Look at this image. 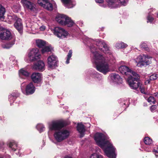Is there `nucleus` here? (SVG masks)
Returning a JSON list of instances; mask_svg holds the SVG:
<instances>
[{
  "mask_svg": "<svg viewBox=\"0 0 158 158\" xmlns=\"http://www.w3.org/2000/svg\"><path fill=\"white\" fill-rule=\"evenodd\" d=\"M94 139L97 144L104 149L106 155L109 158H115V148L107 137L103 134L97 133L94 135Z\"/></svg>",
  "mask_w": 158,
  "mask_h": 158,
  "instance_id": "1",
  "label": "nucleus"
},
{
  "mask_svg": "<svg viewBox=\"0 0 158 158\" xmlns=\"http://www.w3.org/2000/svg\"><path fill=\"white\" fill-rule=\"evenodd\" d=\"M64 126V123L59 120L53 121L49 124V129L51 130L56 131L54 136L56 140L60 142L66 139L69 136L70 131L65 129L60 130Z\"/></svg>",
  "mask_w": 158,
  "mask_h": 158,
  "instance_id": "2",
  "label": "nucleus"
},
{
  "mask_svg": "<svg viewBox=\"0 0 158 158\" xmlns=\"http://www.w3.org/2000/svg\"><path fill=\"white\" fill-rule=\"evenodd\" d=\"M119 70L123 74L129 76L127 81L131 89H136L138 88L140 84L138 82L139 76L136 73L125 65L120 66L119 68Z\"/></svg>",
  "mask_w": 158,
  "mask_h": 158,
  "instance_id": "3",
  "label": "nucleus"
},
{
  "mask_svg": "<svg viewBox=\"0 0 158 158\" xmlns=\"http://www.w3.org/2000/svg\"><path fill=\"white\" fill-rule=\"evenodd\" d=\"M91 52L94 56V61L97 70L100 72L106 74L110 71L109 66L104 58L100 55L93 46L90 48Z\"/></svg>",
  "mask_w": 158,
  "mask_h": 158,
  "instance_id": "4",
  "label": "nucleus"
},
{
  "mask_svg": "<svg viewBox=\"0 0 158 158\" xmlns=\"http://www.w3.org/2000/svg\"><path fill=\"white\" fill-rule=\"evenodd\" d=\"M56 20L60 24L66 25L69 27H72L74 24V22L70 18L63 14L57 15L56 18Z\"/></svg>",
  "mask_w": 158,
  "mask_h": 158,
  "instance_id": "5",
  "label": "nucleus"
},
{
  "mask_svg": "<svg viewBox=\"0 0 158 158\" xmlns=\"http://www.w3.org/2000/svg\"><path fill=\"white\" fill-rule=\"evenodd\" d=\"M152 57L148 55H140L137 58L136 61L138 62L137 66L142 67L144 65H148L151 63Z\"/></svg>",
  "mask_w": 158,
  "mask_h": 158,
  "instance_id": "6",
  "label": "nucleus"
},
{
  "mask_svg": "<svg viewBox=\"0 0 158 158\" xmlns=\"http://www.w3.org/2000/svg\"><path fill=\"white\" fill-rule=\"evenodd\" d=\"M53 33L57 37L61 39L66 37L69 35L67 31L64 28L59 27L54 28L53 29Z\"/></svg>",
  "mask_w": 158,
  "mask_h": 158,
  "instance_id": "7",
  "label": "nucleus"
},
{
  "mask_svg": "<svg viewBox=\"0 0 158 158\" xmlns=\"http://www.w3.org/2000/svg\"><path fill=\"white\" fill-rule=\"evenodd\" d=\"M58 62L57 57L52 55L49 56L48 58V67L51 69H53L57 66Z\"/></svg>",
  "mask_w": 158,
  "mask_h": 158,
  "instance_id": "8",
  "label": "nucleus"
},
{
  "mask_svg": "<svg viewBox=\"0 0 158 158\" xmlns=\"http://www.w3.org/2000/svg\"><path fill=\"white\" fill-rule=\"evenodd\" d=\"M96 45L100 49L102 50V51L106 54H110L111 53L110 50L109 49V47L107 44L103 40H98L96 42Z\"/></svg>",
  "mask_w": 158,
  "mask_h": 158,
  "instance_id": "9",
  "label": "nucleus"
},
{
  "mask_svg": "<svg viewBox=\"0 0 158 158\" xmlns=\"http://www.w3.org/2000/svg\"><path fill=\"white\" fill-rule=\"evenodd\" d=\"M28 55L30 60L32 61L39 59L40 56L39 50L37 48L33 49L29 53Z\"/></svg>",
  "mask_w": 158,
  "mask_h": 158,
  "instance_id": "10",
  "label": "nucleus"
},
{
  "mask_svg": "<svg viewBox=\"0 0 158 158\" xmlns=\"http://www.w3.org/2000/svg\"><path fill=\"white\" fill-rule=\"evenodd\" d=\"M38 3L39 5L48 10H52L53 9L52 4L48 1V0H38Z\"/></svg>",
  "mask_w": 158,
  "mask_h": 158,
  "instance_id": "11",
  "label": "nucleus"
},
{
  "mask_svg": "<svg viewBox=\"0 0 158 158\" xmlns=\"http://www.w3.org/2000/svg\"><path fill=\"white\" fill-rule=\"evenodd\" d=\"M13 19L16 21L14 23V26L15 28L19 31L22 29L23 26L22 22V20L15 15L13 16Z\"/></svg>",
  "mask_w": 158,
  "mask_h": 158,
  "instance_id": "12",
  "label": "nucleus"
},
{
  "mask_svg": "<svg viewBox=\"0 0 158 158\" xmlns=\"http://www.w3.org/2000/svg\"><path fill=\"white\" fill-rule=\"evenodd\" d=\"M21 2L24 7L29 9L31 11H34L35 9V5L29 1L22 0Z\"/></svg>",
  "mask_w": 158,
  "mask_h": 158,
  "instance_id": "13",
  "label": "nucleus"
},
{
  "mask_svg": "<svg viewBox=\"0 0 158 158\" xmlns=\"http://www.w3.org/2000/svg\"><path fill=\"white\" fill-rule=\"evenodd\" d=\"M11 37V33L9 30H6L0 33V38L2 40L10 39Z\"/></svg>",
  "mask_w": 158,
  "mask_h": 158,
  "instance_id": "14",
  "label": "nucleus"
},
{
  "mask_svg": "<svg viewBox=\"0 0 158 158\" xmlns=\"http://www.w3.org/2000/svg\"><path fill=\"white\" fill-rule=\"evenodd\" d=\"M33 69L42 71L45 69V64L42 61H40L35 64L33 66Z\"/></svg>",
  "mask_w": 158,
  "mask_h": 158,
  "instance_id": "15",
  "label": "nucleus"
},
{
  "mask_svg": "<svg viewBox=\"0 0 158 158\" xmlns=\"http://www.w3.org/2000/svg\"><path fill=\"white\" fill-rule=\"evenodd\" d=\"M31 79L34 83L40 82L42 80V75L38 73H34L31 76Z\"/></svg>",
  "mask_w": 158,
  "mask_h": 158,
  "instance_id": "16",
  "label": "nucleus"
},
{
  "mask_svg": "<svg viewBox=\"0 0 158 158\" xmlns=\"http://www.w3.org/2000/svg\"><path fill=\"white\" fill-rule=\"evenodd\" d=\"M111 80L114 82L117 83L121 84L122 83L123 80L121 77L117 74L113 73L110 76Z\"/></svg>",
  "mask_w": 158,
  "mask_h": 158,
  "instance_id": "17",
  "label": "nucleus"
},
{
  "mask_svg": "<svg viewBox=\"0 0 158 158\" xmlns=\"http://www.w3.org/2000/svg\"><path fill=\"white\" fill-rule=\"evenodd\" d=\"M35 88L32 82L27 85L26 88V93L27 95L31 94L35 92Z\"/></svg>",
  "mask_w": 158,
  "mask_h": 158,
  "instance_id": "18",
  "label": "nucleus"
},
{
  "mask_svg": "<svg viewBox=\"0 0 158 158\" xmlns=\"http://www.w3.org/2000/svg\"><path fill=\"white\" fill-rule=\"evenodd\" d=\"M65 6L68 8L73 7L75 5L74 0H61Z\"/></svg>",
  "mask_w": 158,
  "mask_h": 158,
  "instance_id": "19",
  "label": "nucleus"
},
{
  "mask_svg": "<svg viewBox=\"0 0 158 158\" xmlns=\"http://www.w3.org/2000/svg\"><path fill=\"white\" fill-rule=\"evenodd\" d=\"M77 130L80 133V137H83L84 135V133L85 131L84 126L82 124H78L77 126Z\"/></svg>",
  "mask_w": 158,
  "mask_h": 158,
  "instance_id": "20",
  "label": "nucleus"
},
{
  "mask_svg": "<svg viewBox=\"0 0 158 158\" xmlns=\"http://www.w3.org/2000/svg\"><path fill=\"white\" fill-rule=\"evenodd\" d=\"M128 2V0H116V2L114 3V6L115 7H117L120 6V5L126 6Z\"/></svg>",
  "mask_w": 158,
  "mask_h": 158,
  "instance_id": "21",
  "label": "nucleus"
},
{
  "mask_svg": "<svg viewBox=\"0 0 158 158\" xmlns=\"http://www.w3.org/2000/svg\"><path fill=\"white\" fill-rule=\"evenodd\" d=\"M19 76L21 77L22 76L27 77L29 76V73L24 69H22L19 70Z\"/></svg>",
  "mask_w": 158,
  "mask_h": 158,
  "instance_id": "22",
  "label": "nucleus"
},
{
  "mask_svg": "<svg viewBox=\"0 0 158 158\" xmlns=\"http://www.w3.org/2000/svg\"><path fill=\"white\" fill-rule=\"evenodd\" d=\"M144 97L148 102L151 104L152 103L153 104H155L156 103V99L153 96H149L148 97L147 96H144Z\"/></svg>",
  "mask_w": 158,
  "mask_h": 158,
  "instance_id": "23",
  "label": "nucleus"
},
{
  "mask_svg": "<svg viewBox=\"0 0 158 158\" xmlns=\"http://www.w3.org/2000/svg\"><path fill=\"white\" fill-rule=\"evenodd\" d=\"M9 147L13 151H15L16 150H19L18 148L17 144L14 142H10L9 144Z\"/></svg>",
  "mask_w": 158,
  "mask_h": 158,
  "instance_id": "24",
  "label": "nucleus"
},
{
  "mask_svg": "<svg viewBox=\"0 0 158 158\" xmlns=\"http://www.w3.org/2000/svg\"><path fill=\"white\" fill-rule=\"evenodd\" d=\"M37 46L40 48H44L46 45V42L41 40H36Z\"/></svg>",
  "mask_w": 158,
  "mask_h": 158,
  "instance_id": "25",
  "label": "nucleus"
},
{
  "mask_svg": "<svg viewBox=\"0 0 158 158\" xmlns=\"http://www.w3.org/2000/svg\"><path fill=\"white\" fill-rule=\"evenodd\" d=\"M52 49V48L51 46H46L45 45L42 48L41 52L42 53H44L46 52H51Z\"/></svg>",
  "mask_w": 158,
  "mask_h": 158,
  "instance_id": "26",
  "label": "nucleus"
},
{
  "mask_svg": "<svg viewBox=\"0 0 158 158\" xmlns=\"http://www.w3.org/2000/svg\"><path fill=\"white\" fill-rule=\"evenodd\" d=\"M5 12V8L2 5H0V19H4Z\"/></svg>",
  "mask_w": 158,
  "mask_h": 158,
  "instance_id": "27",
  "label": "nucleus"
},
{
  "mask_svg": "<svg viewBox=\"0 0 158 158\" xmlns=\"http://www.w3.org/2000/svg\"><path fill=\"white\" fill-rule=\"evenodd\" d=\"M138 82L140 83L139 84V86L138 87H140V90L141 92L142 93H143L145 94L144 96H147V95L149 96L150 93L148 92H146V89L144 88L143 86H140V83L139 82V80H138Z\"/></svg>",
  "mask_w": 158,
  "mask_h": 158,
  "instance_id": "28",
  "label": "nucleus"
},
{
  "mask_svg": "<svg viewBox=\"0 0 158 158\" xmlns=\"http://www.w3.org/2000/svg\"><path fill=\"white\" fill-rule=\"evenodd\" d=\"M127 45L123 42L117 43L116 44L115 46L117 48H126Z\"/></svg>",
  "mask_w": 158,
  "mask_h": 158,
  "instance_id": "29",
  "label": "nucleus"
},
{
  "mask_svg": "<svg viewBox=\"0 0 158 158\" xmlns=\"http://www.w3.org/2000/svg\"><path fill=\"white\" fill-rule=\"evenodd\" d=\"M20 6L19 4H16L13 6L12 8L13 11L15 12H17L20 10Z\"/></svg>",
  "mask_w": 158,
  "mask_h": 158,
  "instance_id": "30",
  "label": "nucleus"
},
{
  "mask_svg": "<svg viewBox=\"0 0 158 158\" xmlns=\"http://www.w3.org/2000/svg\"><path fill=\"white\" fill-rule=\"evenodd\" d=\"M145 143L147 145H150L152 142V140L148 137H146L144 140Z\"/></svg>",
  "mask_w": 158,
  "mask_h": 158,
  "instance_id": "31",
  "label": "nucleus"
},
{
  "mask_svg": "<svg viewBox=\"0 0 158 158\" xmlns=\"http://www.w3.org/2000/svg\"><path fill=\"white\" fill-rule=\"evenodd\" d=\"M36 128L40 132L43 131L44 129V126L41 124H38L36 126Z\"/></svg>",
  "mask_w": 158,
  "mask_h": 158,
  "instance_id": "32",
  "label": "nucleus"
},
{
  "mask_svg": "<svg viewBox=\"0 0 158 158\" xmlns=\"http://www.w3.org/2000/svg\"><path fill=\"white\" fill-rule=\"evenodd\" d=\"M15 41L14 40L13 41H12L11 43H9L7 44H6L5 45L3 46V48H9L10 47H11L14 44Z\"/></svg>",
  "mask_w": 158,
  "mask_h": 158,
  "instance_id": "33",
  "label": "nucleus"
},
{
  "mask_svg": "<svg viewBox=\"0 0 158 158\" xmlns=\"http://www.w3.org/2000/svg\"><path fill=\"white\" fill-rule=\"evenodd\" d=\"M72 52L71 50H69L68 54L67 55V59L66 61V63L67 64H68L69 62V60L71 57L72 55Z\"/></svg>",
  "mask_w": 158,
  "mask_h": 158,
  "instance_id": "34",
  "label": "nucleus"
},
{
  "mask_svg": "<svg viewBox=\"0 0 158 158\" xmlns=\"http://www.w3.org/2000/svg\"><path fill=\"white\" fill-rule=\"evenodd\" d=\"M19 95V94L18 93H17L15 94L14 93L12 94H11L9 96V99L10 101L11 100H14L15 99L16 97Z\"/></svg>",
  "mask_w": 158,
  "mask_h": 158,
  "instance_id": "35",
  "label": "nucleus"
},
{
  "mask_svg": "<svg viewBox=\"0 0 158 158\" xmlns=\"http://www.w3.org/2000/svg\"><path fill=\"white\" fill-rule=\"evenodd\" d=\"M157 75L156 74H153L151 75L150 76L149 79L150 80L152 81L154 80L157 79Z\"/></svg>",
  "mask_w": 158,
  "mask_h": 158,
  "instance_id": "36",
  "label": "nucleus"
},
{
  "mask_svg": "<svg viewBox=\"0 0 158 158\" xmlns=\"http://www.w3.org/2000/svg\"><path fill=\"white\" fill-rule=\"evenodd\" d=\"M157 106L156 105H152L150 107V110L152 112H154L157 108Z\"/></svg>",
  "mask_w": 158,
  "mask_h": 158,
  "instance_id": "37",
  "label": "nucleus"
},
{
  "mask_svg": "<svg viewBox=\"0 0 158 158\" xmlns=\"http://www.w3.org/2000/svg\"><path fill=\"white\" fill-rule=\"evenodd\" d=\"M140 46L141 48H143L146 50L148 51V48L145 43H142L140 45Z\"/></svg>",
  "mask_w": 158,
  "mask_h": 158,
  "instance_id": "38",
  "label": "nucleus"
},
{
  "mask_svg": "<svg viewBox=\"0 0 158 158\" xmlns=\"http://www.w3.org/2000/svg\"><path fill=\"white\" fill-rule=\"evenodd\" d=\"M109 4L113 5V6L114 5V3L116 2V0H106Z\"/></svg>",
  "mask_w": 158,
  "mask_h": 158,
  "instance_id": "39",
  "label": "nucleus"
},
{
  "mask_svg": "<svg viewBox=\"0 0 158 158\" xmlns=\"http://www.w3.org/2000/svg\"><path fill=\"white\" fill-rule=\"evenodd\" d=\"M148 21L147 23L148 22L151 23L154 20L153 18L150 16H148L147 17Z\"/></svg>",
  "mask_w": 158,
  "mask_h": 158,
  "instance_id": "40",
  "label": "nucleus"
},
{
  "mask_svg": "<svg viewBox=\"0 0 158 158\" xmlns=\"http://www.w3.org/2000/svg\"><path fill=\"white\" fill-rule=\"evenodd\" d=\"M90 158H97L96 157V153L92 154L90 156Z\"/></svg>",
  "mask_w": 158,
  "mask_h": 158,
  "instance_id": "41",
  "label": "nucleus"
},
{
  "mask_svg": "<svg viewBox=\"0 0 158 158\" xmlns=\"http://www.w3.org/2000/svg\"><path fill=\"white\" fill-rule=\"evenodd\" d=\"M96 156L97 158H103L102 155L96 153Z\"/></svg>",
  "mask_w": 158,
  "mask_h": 158,
  "instance_id": "42",
  "label": "nucleus"
},
{
  "mask_svg": "<svg viewBox=\"0 0 158 158\" xmlns=\"http://www.w3.org/2000/svg\"><path fill=\"white\" fill-rule=\"evenodd\" d=\"M40 30L41 31H44L45 29V27L44 26H41L40 28Z\"/></svg>",
  "mask_w": 158,
  "mask_h": 158,
  "instance_id": "43",
  "label": "nucleus"
},
{
  "mask_svg": "<svg viewBox=\"0 0 158 158\" xmlns=\"http://www.w3.org/2000/svg\"><path fill=\"white\" fill-rule=\"evenodd\" d=\"M95 1L97 3H102L103 2V0H95Z\"/></svg>",
  "mask_w": 158,
  "mask_h": 158,
  "instance_id": "44",
  "label": "nucleus"
},
{
  "mask_svg": "<svg viewBox=\"0 0 158 158\" xmlns=\"http://www.w3.org/2000/svg\"><path fill=\"white\" fill-rule=\"evenodd\" d=\"M4 145V143L3 142H0V148L3 147Z\"/></svg>",
  "mask_w": 158,
  "mask_h": 158,
  "instance_id": "45",
  "label": "nucleus"
},
{
  "mask_svg": "<svg viewBox=\"0 0 158 158\" xmlns=\"http://www.w3.org/2000/svg\"><path fill=\"white\" fill-rule=\"evenodd\" d=\"M154 95L155 97H156L157 98H158V93H154Z\"/></svg>",
  "mask_w": 158,
  "mask_h": 158,
  "instance_id": "46",
  "label": "nucleus"
},
{
  "mask_svg": "<svg viewBox=\"0 0 158 158\" xmlns=\"http://www.w3.org/2000/svg\"><path fill=\"white\" fill-rule=\"evenodd\" d=\"M150 82V80H148L145 82V83L146 84H149V83Z\"/></svg>",
  "mask_w": 158,
  "mask_h": 158,
  "instance_id": "47",
  "label": "nucleus"
},
{
  "mask_svg": "<svg viewBox=\"0 0 158 158\" xmlns=\"http://www.w3.org/2000/svg\"><path fill=\"white\" fill-rule=\"evenodd\" d=\"M64 158H72L71 156H66Z\"/></svg>",
  "mask_w": 158,
  "mask_h": 158,
  "instance_id": "48",
  "label": "nucleus"
},
{
  "mask_svg": "<svg viewBox=\"0 0 158 158\" xmlns=\"http://www.w3.org/2000/svg\"><path fill=\"white\" fill-rule=\"evenodd\" d=\"M2 66V64L0 63V67H1Z\"/></svg>",
  "mask_w": 158,
  "mask_h": 158,
  "instance_id": "49",
  "label": "nucleus"
},
{
  "mask_svg": "<svg viewBox=\"0 0 158 158\" xmlns=\"http://www.w3.org/2000/svg\"><path fill=\"white\" fill-rule=\"evenodd\" d=\"M144 106H147V104H144Z\"/></svg>",
  "mask_w": 158,
  "mask_h": 158,
  "instance_id": "50",
  "label": "nucleus"
},
{
  "mask_svg": "<svg viewBox=\"0 0 158 158\" xmlns=\"http://www.w3.org/2000/svg\"><path fill=\"white\" fill-rule=\"evenodd\" d=\"M47 6L48 7H49V5H47Z\"/></svg>",
  "mask_w": 158,
  "mask_h": 158,
  "instance_id": "51",
  "label": "nucleus"
},
{
  "mask_svg": "<svg viewBox=\"0 0 158 158\" xmlns=\"http://www.w3.org/2000/svg\"><path fill=\"white\" fill-rule=\"evenodd\" d=\"M157 17L158 18V14H157Z\"/></svg>",
  "mask_w": 158,
  "mask_h": 158,
  "instance_id": "52",
  "label": "nucleus"
}]
</instances>
